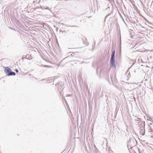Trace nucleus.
<instances>
[{
    "mask_svg": "<svg viewBox=\"0 0 153 153\" xmlns=\"http://www.w3.org/2000/svg\"><path fill=\"white\" fill-rule=\"evenodd\" d=\"M115 58V50H114L112 51L110 61V65L112 68H115L116 67Z\"/></svg>",
    "mask_w": 153,
    "mask_h": 153,
    "instance_id": "nucleus-1",
    "label": "nucleus"
},
{
    "mask_svg": "<svg viewBox=\"0 0 153 153\" xmlns=\"http://www.w3.org/2000/svg\"><path fill=\"white\" fill-rule=\"evenodd\" d=\"M4 71L6 75L7 76H15L16 74V73L13 71H12L11 69L8 67L5 68Z\"/></svg>",
    "mask_w": 153,
    "mask_h": 153,
    "instance_id": "nucleus-2",
    "label": "nucleus"
},
{
    "mask_svg": "<svg viewBox=\"0 0 153 153\" xmlns=\"http://www.w3.org/2000/svg\"><path fill=\"white\" fill-rule=\"evenodd\" d=\"M7 43L9 46H15L16 43L14 39L12 38H10L7 41Z\"/></svg>",
    "mask_w": 153,
    "mask_h": 153,
    "instance_id": "nucleus-3",
    "label": "nucleus"
},
{
    "mask_svg": "<svg viewBox=\"0 0 153 153\" xmlns=\"http://www.w3.org/2000/svg\"><path fill=\"white\" fill-rule=\"evenodd\" d=\"M120 54H121V38H120Z\"/></svg>",
    "mask_w": 153,
    "mask_h": 153,
    "instance_id": "nucleus-4",
    "label": "nucleus"
},
{
    "mask_svg": "<svg viewBox=\"0 0 153 153\" xmlns=\"http://www.w3.org/2000/svg\"><path fill=\"white\" fill-rule=\"evenodd\" d=\"M143 128L142 129L141 128H140V131L143 129L144 128V126H145V124L144 123H143Z\"/></svg>",
    "mask_w": 153,
    "mask_h": 153,
    "instance_id": "nucleus-5",
    "label": "nucleus"
},
{
    "mask_svg": "<svg viewBox=\"0 0 153 153\" xmlns=\"http://www.w3.org/2000/svg\"><path fill=\"white\" fill-rule=\"evenodd\" d=\"M33 3H38V2H37V0H34L33 1Z\"/></svg>",
    "mask_w": 153,
    "mask_h": 153,
    "instance_id": "nucleus-6",
    "label": "nucleus"
},
{
    "mask_svg": "<svg viewBox=\"0 0 153 153\" xmlns=\"http://www.w3.org/2000/svg\"><path fill=\"white\" fill-rule=\"evenodd\" d=\"M15 71L16 73H18L19 71V70L17 69H15Z\"/></svg>",
    "mask_w": 153,
    "mask_h": 153,
    "instance_id": "nucleus-7",
    "label": "nucleus"
},
{
    "mask_svg": "<svg viewBox=\"0 0 153 153\" xmlns=\"http://www.w3.org/2000/svg\"><path fill=\"white\" fill-rule=\"evenodd\" d=\"M66 32H67L65 30H64L63 31H62V33H66Z\"/></svg>",
    "mask_w": 153,
    "mask_h": 153,
    "instance_id": "nucleus-8",
    "label": "nucleus"
},
{
    "mask_svg": "<svg viewBox=\"0 0 153 153\" xmlns=\"http://www.w3.org/2000/svg\"><path fill=\"white\" fill-rule=\"evenodd\" d=\"M10 28L11 29H12V30H15L16 31V30L14 29L13 28V27H11V28Z\"/></svg>",
    "mask_w": 153,
    "mask_h": 153,
    "instance_id": "nucleus-9",
    "label": "nucleus"
},
{
    "mask_svg": "<svg viewBox=\"0 0 153 153\" xmlns=\"http://www.w3.org/2000/svg\"><path fill=\"white\" fill-rule=\"evenodd\" d=\"M27 54L26 55H25V58H27Z\"/></svg>",
    "mask_w": 153,
    "mask_h": 153,
    "instance_id": "nucleus-10",
    "label": "nucleus"
},
{
    "mask_svg": "<svg viewBox=\"0 0 153 153\" xmlns=\"http://www.w3.org/2000/svg\"><path fill=\"white\" fill-rule=\"evenodd\" d=\"M130 141H131V140H130V139L128 140V143H129L130 142Z\"/></svg>",
    "mask_w": 153,
    "mask_h": 153,
    "instance_id": "nucleus-11",
    "label": "nucleus"
},
{
    "mask_svg": "<svg viewBox=\"0 0 153 153\" xmlns=\"http://www.w3.org/2000/svg\"><path fill=\"white\" fill-rule=\"evenodd\" d=\"M44 9H49L48 8V7H47L46 8H44Z\"/></svg>",
    "mask_w": 153,
    "mask_h": 153,
    "instance_id": "nucleus-12",
    "label": "nucleus"
},
{
    "mask_svg": "<svg viewBox=\"0 0 153 153\" xmlns=\"http://www.w3.org/2000/svg\"><path fill=\"white\" fill-rule=\"evenodd\" d=\"M59 31H60V32H62V31H63L62 30H61V29H60Z\"/></svg>",
    "mask_w": 153,
    "mask_h": 153,
    "instance_id": "nucleus-13",
    "label": "nucleus"
},
{
    "mask_svg": "<svg viewBox=\"0 0 153 153\" xmlns=\"http://www.w3.org/2000/svg\"><path fill=\"white\" fill-rule=\"evenodd\" d=\"M35 78L36 79H37V80H39V79H38L37 78Z\"/></svg>",
    "mask_w": 153,
    "mask_h": 153,
    "instance_id": "nucleus-14",
    "label": "nucleus"
},
{
    "mask_svg": "<svg viewBox=\"0 0 153 153\" xmlns=\"http://www.w3.org/2000/svg\"><path fill=\"white\" fill-rule=\"evenodd\" d=\"M83 63V62H82L81 63V64H82V63Z\"/></svg>",
    "mask_w": 153,
    "mask_h": 153,
    "instance_id": "nucleus-15",
    "label": "nucleus"
},
{
    "mask_svg": "<svg viewBox=\"0 0 153 153\" xmlns=\"http://www.w3.org/2000/svg\"><path fill=\"white\" fill-rule=\"evenodd\" d=\"M45 80V79H43L42 80Z\"/></svg>",
    "mask_w": 153,
    "mask_h": 153,
    "instance_id": "nucleus-16",
    "label": "nucleus"
},
{
    "mask_svg": "<svg viewBox=\"0 0 153 153\" xmlns=\"http://www.w3.org/2000/svg\"><path fill=\"white\" fill-rule=\"evenodd\" d=\"M142 124H139V125H142Z\"/></svg>",
    "mask_w": 153,
    "mask_h": 153,
    "instance_id": "nucleus-17",
    "label": "nucleus"
},
{
    "mask_svg": "<svg viewBox=\"0 0 153 153\" xmlns=\"http://www.w3.org/2000/svg\"><path fill=\"white\" fill-rule=\"evenodd\" d=\"M128 144H127V146L128 147Z\"/></svg>",
    "mask_w": 153,
    "mask_h": 153,
    "instance_id": "nucleus-18",
    "label": "nucleus"
},
{
    "mask_svg": "<svg viewBox=\"0 0 153 153\" xmlns=\"http://www.w3.org/2000/svg\"><path fill=\"white\" fill-rule=\"evenodd\" d=\"M142 135H144V134H142Z\"/></svg>",
    "mask_w": 153,
    "mask_h": 153,
    "instance_id": "nucleus-19",
    "label": "nucleus"
}]
</instances>
